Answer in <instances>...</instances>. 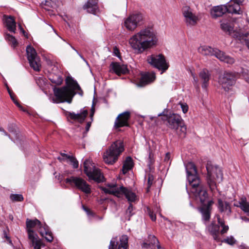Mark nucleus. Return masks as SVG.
Returning <instances> with one entry per match:
<instances>
[{
	"instance_id": "obj_1",
	"label": "nucleus",
	"mask_w": 249,
	"mask_h": 249,
	"mask_svg": "<svg viewBox=\"0 0 249 249\" xmlns=\"http://www.w3.org/2000/svg\"><path fill=\"white\" fill-rule=\"evenodd\" d=\"M158 41L157 36L152 28L146 27L131 36L128 43L136 53H142L155 47Z\"/></svg>"
},
{
	"instance_id": "obj_2",
	"label": "nucleus",
	"mask_w": 249,
	"mask_h": 249,
	"mask_svg": "<svg viewBox=\"0 0 249 249\" xmlns=\"http://www.w3.org/2000/svg\"><path fill=\"white\" fill-rule=\"evenodd\" d=\"M26 225L29 243L41 240L39 238L36 232L34 231L33 228H36L40 235L44 237L48 242H51L53 240V234L50 231L49 227L46 224H42L38 219L31 220L27 219Z\"/></svg>"
},
{
	"instance_id": "obj_3",
	"label": "nucleus",
	"mask_w": 249,
	"mask_h": 249,
	"mask_svg": "<svg viewBox=\"0 0 249 249\" xmlns=\"http://www.w3.org/2000/svg\"><path fill=\"white\" fill-rule=\"evenodd\" d=\"M66 86L60 88H55L54 94L56 97V101L53 99L54 103H62L66 102L71 103L72 98L76 94V90H81L77 82L71 77H67L66 79Z\"/></svg>"
},
{
	"instance_id": "obj_4",
	"label": "nucleus",
	"mask_w": 249,
	"mask_h": 249,
	"mask_svg": "<svg viewBox=\"0 0 249 249\" xmlns=\"http://www.w3.org/2000/svg\"><path fill=\"white\" fill-rule=\"evenodd\" d=\"M124 150V146L122 141L117 140L114 142L104 153V161L108 165H113L118 160L119 157Z\"/></svg>"
},
{
	"instance_id": "obj_5",
	"label": "nucleus",
	"mask_w": 249,
	"mask_h": 249,
	"mask_svg": "<svg viewBox=\"0 0 249 249\" xmlns=\"http://www.w3.org/2000/svg\"><path fill=\"white\" fill-rule=\"evenodd\" d=\"M198 51L204 55H214L217 58L221 61L227 64H232L234 63V59L216 48H213L208 46H200L198 49Z\"/></svg>"
},
{
	"instance_id": "obj_6",
	"label": "nucleus",
	"mask_w": 249,
	"mask_h": 249,
	"mask_svg": "<svg viewBox=\"0 0 249 249\" xmlns=\"http://www.w3.org/2000/svg\"><path fill=\"white\" fill-rule=\"evenodd\" d=\"M206 169L207 182L211 190H213L216 187V182H220L222 180V171L219 167L213 165L211 162L207 163Z\"/></svg>"
},
{
	"instance_id": "obj_7",
	"label": "nucleus",
	"mask_w": 249,
	"mask_h": 249,
	"mask_svg": "<svg viewBox=\"0 0 249 249\" xmlns=\"http://www.w3.org/2000/svg\"><path fill=\"white\" fill-rule=\"evenodd\" d=\"M167 121L166 125L170 129L177 131L180 136L184 137L186 132V127L183 124V120L181 116L177 114L173 113L165 116Z\"/></svg>"
},
{
	"instance_id": "obj_8",
	"label": "nucleus",
	"mask_w": 249,
	"mask_h": 249,
	"mask_svg": "<svg viewBox=\"0 0 249 249\" xmlns=\"http://www.w3.org/2000/svg\"><path fill=\"white\" fill-rule=\"evenodd\" d=\"M84 171L89 180L100 183L103 182L104 177L100 170L96 168L92 161L87 159L84 162Z\"/></svg>"
},
{
	"instance_id": "obj_9",
	"label": "nucleus",
	"mask_w": 249,
	"mask_h": 249,
	"mask_svg": "<svg viewBox=\"0 0 249 249\" xmlns=\"http://www.w3.org/2000/svg\"><path fill=\"white\" fill-rule=\"evenodd\" d=\"M236 80V75L234 73L225 71L219 76L218 82L225 91L229 92L232 90Z\"/></svg>"
},
{
	"instance_id": "obj_10",
	"label": "nucleus",
	"mask_w": 249,
	"mask_h": 249,
	"mask_svg": "<svg viewBox=\"0 0 249 249\" xmlns=\"http://www.w3.org/2000/svg\"><path fill=\"white\" fill-rule=\"evenodd\" d=\"M144 17L140 13H133L129 15L124 20V27L129 31H134L139 26L142 25Z\"/></svg>"
},
{
	"instance_id": "obj_11",
	"label": "nucleus",
	"mask_w": 249,
	"mask_h": 249,
	"mask_svg": "<svg viewBox=\"0 0 249 249\" xmlns=\"http://www.w3.org/2000/svg\"><path fill=\"white\" fill-rule=\"evenodd\" d=\"M147 61L154 67L161 70V74L165 71L169 67L164 56L161 54L149 55L147 57Z\"/></svg>"
},
{
	"instance_id": "obj_12",
	"label": "nucleus",
	"mask_w": 249,
	"mask_h": 249,
	"mask_svg": "<svg viewBox=\"0 0 249 249\" xmlns=\"http://www.w3.org/2000/svg\"><path fill=\"white\" fill-rule=\"evenodd\" d=\"M65 181L71 185H74L77 189L85 194H89L91 193L90 186L85 180L80 177L71 176L67 178Z\"/></svg>"
},
{
	"instance_id": "obj_13",
	"label": "nucleus",
	"mask_w": 249,
	"mask_h": 249,
	"mask_svg": "<svg viewBox=\"0 0 249 249\" xmlns=\"http://www.w3.org/2000/svg\"><path fill=\"white\" fill-rule=\"evenodd\" d=\"M27 58L30 67L36 71H39L41 67L40 60L35 49L31 46L26 48Z\"/></svg>"
},
{
	"instance_id": "obj_14",
	"label": "nucleus",
	"mask_w": 249,
	"mask_h": 249,
	"mask_svg": "<svg viewBox=\"0 0 249 249\" xmlns=\"http://www.w3.org/2000/svg\"><path fill=\"white\" fill-rule=\"evenodd\" d=\"M182 13L184 18V21L188 26L192 27L197 24L198 18L193 13V10L189 6H183L182 8Z\"/></svg>"
},
{
	"instance_id": "obj_15",
	"label": "nucleus",
	"mask_w": 249,
	"mask_h": 249,
	"mask_svg": "<svg viewBox=\"0 0 249 249\" xmlns=\"http://www.w3.org/2000/svg\"><path fill=\"white\" fill-rule=\"evenodd\" d=\"M128 247V237L126 235H122L119 241L117 237L112 238L110 242L109 249H126Z\"/></svg>"
},
{
	"instance_id": "obj_16",
	"label": "nucleus",
	"mask_w": 249,
	"mask_h": 249,
	"mask_svg": "<svg viewBox=\"0 0 249 249\" xmlns=\"http://www.w3.org/2000/svg\"><path fill=\"white\" fill-rule=\"evenodd\" d=\"M130 117V113L129 111H125L120 114L116 119L114 123V127L118 128L123 126H129L128 121Z\"/></svg>"
},
{
	"instance_id": "obj_17",
	"label": "nucleus",
	"mask_w": 249,
	"mask_h": 249,
	"mask_svg": "<svg viewBox=\"0 0 249 249\" xmlns=\"http://www.w3.org/2000/svg\"><path fill=\"white\" fill-rule=\"evenodd\" d=\"M187 178L191 187V193L196 192V190L204 187L203 185L201 183L200 178L197 175L191 176H188Z\"/></svg>"
},
{
	"instance_id": "obj_18",
	"label": "nucleus",
	"mask_w": 249,
	"mask_h": 249,
	"mask_svg": "<svg viewBox=\"0 0 249 249\" xmlns=\"http://www.w3.org/2000/svg\"><path fill=\"white\" fill-rule=\"evenodd\" d=\"M226 12L229 13L228 5H221L213 7L211 10V15L213 18H216L221 17Z\"/></svg>"
},
{
	"instance_id": "obj_19",
	"label": "nucleus",
	"mask_w": 249,
	"mask_h": 249,
	"mask_svg": "<svg viewBox=\"0 0 249 249\" xmlns=\"http://www.w3.org/2000/svg\"><path fill=\"white\" fill-rule=\"evenodd\" d=\"M197 200H199L203 205H206L205 202L208 199V195L204 187L196 190V192H191Z\"/></svg>"
},
{
	"instance_id": "obj_20",
	"label": "nucleus",
	"mask_w": 249,
	"mask_h": 249,
	"mask_svg": "<svg viewBox=\"0 0 249 249\" xmlns=\"http://www.w3.org/2000/svg\"><path fill=\"white\" fill-rule=\"evenodd\" d=\"M83 8L89 13L96 14L99 9L98 0H88Z\"/></svg>"
},
{
	"instance_id": "obj_21",
	"label": "nucleus",
	"mask_w": 249,
	"mask_h": 249,
	"mask_svg": "<svg viewBox=\"0 0 249 249\" xmlns=\"http://www.w3.org/2000/svg\"><path fill=\"white\" fill-rule=\"evenodd\" d=\"M213 203V200H209L206 205H203L200 209L202 214V220L205 222L209 221L211 217V206Z\"/></svg>"
},
{
	"instance_id": "obj_22",
	"label": "nucleus",
	"mask_w": 249,
	"mask_h": 249,
	"mask_svg": "<svg viewBox=\"0 0 249 249\" xmlns=\"http://www.w3.org/2000/svg\"><path fill=\"white\" fill-rule=\"evenodd\" d=\"M244 0H231L227 5L229 6V13L232 14H240V5Z\"/></svg>"
},
{
	"instance_id": "obj_23",
	"label": "nucleus",
	"mask_w": 249,
	"mask_h": 249,
	"mask_svg": "<svg viewBox=\"0 0 249 249\" xmlns=\"http://www.w3.org/2000/svg\"><path fill=\"white\" fill-rule=\"evenodd\" d=\"M156 79L155 72H146L142 74L139 82V86L142 87L153 82Z\"/></svg>"
},
{
	"instance_id": "obj_24",
	"label": "nucleus",
	"mask_w": 249,
	"mask_h": 249,
	"mask_svg": "<svg viewBox=\"0 0 249 249\" xmlns=\"http://www.w3.org/2000/svg\"><path fill=\"white\" fill-rule=\"evenodd\" d=\"M110 67L112 71L117 75L125 74L128 72L127 66L124 65H121L119 63L112 62Z\"/></svg>"
},
{
	"instance_id": "obj_25",
	"label": "nucleus",
	"mask_w": 249,
	"mask_h": 249,
	"mask_svg": "<svg viewBox=\"0 0 249 249\" xmlns=\"http://www.w3.org/2000/svg\"><path fill=\"white\" fill-rule=\"evenodd\" d=\"M199 77L202 82V88L206 89L209 85L211 73L207 69H203L199 73Z\"/></svg>"
},
{
	"instance_id": "obj_26",
	"label": "nucleus",
	"mask_w": 249,
	"mask_h": 249,
	"mask_svg": "<svg viewBox=\"0 0 249 249\" xmlns=\"http://www.w3.org/2000/svg\"><path fill=\"white\" fill-rule=\"evenodd\" d=\"M148 239V243H144L143 247H150L151 249H163L160 246L158 240L154 235H149Z\"/></svg>"
},
{
	"instance_id": "obj_27",
	"label": "nucleus",
	"mask_w": 249,
	"mask_h": 249,
	"mask_svg": "<svg viewBox=\"0 0 249 249\" xmlns=\"http://www.w3.org/2000/svg\"><path fill=\"white\" fill-rule=\"evenodd\" d=\"M217 201L218 210L221 213H225L227 215H231V210L230 203L226 201L222 200L221 199H218Z\"/></svg>"
},
{
	"instance_id": "obj_28",
	"label": "nucleus",
	"mask_w": 249,
	"mask_h": 249,
	"mask_svg": "<svg viewBox=\"0 0 249 249\" xmlns=\"http://www.w3.org/2000/svg\"><path fill=\"white\" fill-rule=\"evenodd\" d=\"M5 19V24L9 31L15 33L16 30V22L13 17L4 16Z\"/></svg>"
},
{
	"instance_id": "obj_29",
	"label": "nucleus",
	"mask_w": 249,
	"mask_h": 249,
	"mask_svg": "<svg viewBox=\"0 0 249 249\" xmlns=\"http://www.w3.org/2000/svg\"><path fill=\"white\" fill-rule=\"evenodd\" d=\"M87 110H83L79 113H75L74 112H69L68 117L71 119L77 120L81 123L83 122L88 115Z\"/></svg>"
},
{
	"instance_id": "obj_30",
	"label": "nucleus",
	"mask_w": 249,
	"mask_h": 249,
	"mask_svg": "<svg viewBox=\"0 0 249 249\" xmlns=\"http://www.w3.org/2000/svg\"><path fill=\"white\" fill-rule=\"evenodd\" d=\"M120 191V197L122 195H124L128 201L133 202L135 200L136 198V195L131 191L127 189L123 186H121Z\"/></svg>"
},
{
	"instance_id": "obj_31",
	"label": "nucleus",
	"mask_w": 249,
	"mask_h": 249,
	"mask_svg": "<svg viewBox=\"0 0 249 249\" xmlns=\"http://www.w3.org/2000/svg\"><path fill=\"white\" fill-rule=\"evenodd\" d=\"M208 230L211 234L213 235L215 240L219 241L220 239L219 237V227L214 223H212L208 227Z\"/></svg>"
},
{
	"instance_id": "obj_32",
	"label": "nucleus",
	"mask_w": 249,
	"mask_h": 249,
	"mask_svg": "<svg viewBox=\"0 0 249 249\" xmlns=\"http://www.w3.org/2000/svg\"><path fill=\"white\" fill-rule=\"evenodd\" d=\"M185 169L187 173V177L188 176H191L197 175L196 165L192 162H189L185 164Z\"/></svg>"
},
{
	"instance_id": "obj_33",
	"label": "nucleus",
	"mask_w": 249,
	"mask_h": 249,
	"mask_svg": "<svg viewBox=\"0 0 249 249\" xmlns=\"http://www.w3.org/2000/svg\"><path fill=\"white\" fill-rule=\"evenodd\" d=\"M133 166V162L130 157H127L123 166L122 172L123 174H125L129 170H131Z\"/></svg>"
},
{
	"instance_id": "obj_34",
	"label": "nucleus",
	"mask_w": 249,
	"mask_h": 249,
	"mask_svg": "<svg viewBox=\"0 0 249 249\" xmlns=\"http://www.w3.org/2000/svg\"><path fill=\"white\" fill-rule=\"evenodd\" d=\"M238 204H234V205L236 207H240L244 212H248L249 211V203L247 201L246 197H242Z\"/></svg>"
},
{
	"instance_id": "obj_35",
	"label": "nucleus",
	"mask_w": 249,
	"mask_h": 249,
	"mask_svg": "<svg viewBox=\"0 0 249 249\" xmlns=\"http://www.w3.org/2000/svg\"><path fill=\"white\" fill-rule=\"evenodd\" d=\"M215 217L217 219V222L219 225V226H220L222 228V229L220 231V233L221 234H224L227 233L229 229V226L228 225H225L224 220L220 218V216L219 214L216 215Z\"/></svg>"
},
{
	"instance_id": "obj_36",
	"label": "nucleus",
	"mask_w": 249,
	"mask_h": 249,
	"mask_svg": "<svg viewBox=\"0 0 249 249\" xmlns=\"http://www.w3.org/2000/svg\"><path fill=\"white\" fill-rule=\"evenodd\" d=\"M50 80L57 85H61L63 82V78L60 75L51 74L49 76Z\"/></svg>"
},
{
	"instance_id": "obj_37",
	"label": "nucleus",
	"mask_w": 249,
	"mask_h": 249,
	"mask_svg": "<svg viewBox=\"0 0 249 249\" xmlns=\"http://www.w3.org/2000/svg\"><path fill=\"white\" fill-rule=\"evenodd\" d=\"M102 190L106 193L108 194H112L118 197H120V192H121V187L119 188L116 189H110L109 188H103Z\"/></svg>"
},
{
	"instance_id": "obj_38",
	"label": "nucleus",
	"mask_w": 249,
	"mask_h": 249,
	"mask_svg": "<svg viewBox=\"0 0 249 249\" xmlns=\"http://www.w3.org/2000/svg\"><path fill=\"white\" fill-rule=\"evenodd\" d=\"M5 38L7 41L9 42L11 45L14 47H15L17 45L18 42L15 37L13 36L10 35L9 34H6L5 35Z\"/></svg>"
},
{
	"instance_id": "obj_39",
	"label": "nucleus",
	"mask_w": 249,
	"mask_h": 249,
	"mask_svg": "<svg viewBox=\"0 0 249 249\" xmlns=\"http://www.w3.org/2000/svg\"><path fill=\"white\" fill-rule=\"evenodd\" d=\"M248 36H249V33L243 34L242 36H240V40L243 43L245 44L249 50V39L248 38Z\"/></svg>"
},
{
	"instance_id": "obj_40",
	"label": "nucleus",
	"mask_w": 249,
	"mask_h": 249,
	"mask_svg": "<svg viewBox=\"0 0 249 249\" xmlns=\"http://www.w3.org/2000/svg\"><path fill=\"white\" fill-rule=\"evenodd\" d=\"M30 246L33 247L34 249H40L42 246H44L41 240L29 243Z\"/></svg>"
},
{
	"instance_id": "obj_41",
	"label": "nucleus",
	"mask_w": 249,
	"mask_h": 249,
	"mask_svg": "<svg viewBox=\"0 0 249 249\" xmlns=\"http://www.w3.org/2000/svg\"><path fill=\"white\" fill-rule=\"evenodd\" d=\"M146 177L147 178V192H148L149 191V189L153 184V182L154 180V177L151 174H148Z\"/></svg>"
},
{
	"instance_id": "obj_42",
	"label": "nucleus",
	"mask_w": 249,
	"mask_h": 249,
	"mask_svg": "<svg viewBox=\"0 0 249 249\" xmlns=\"http://www.w3.org/2000/svg\"><path fill=\"white\" fill-rule=\"evenodd\" d=\"M10 198L14 201H22L23 200V196L20 194H12Z\"/></svg>"
},
{
	"instance_id": "obj_43",
	"label": "nucleus",
	"mask_w": 249,
	"mask_h": 249,
	"mask_svg": "<svg viewBox=\"0 0 249 249\" xmlns=\"http://www.w3.org/2000/svg\"><path fill=\"white\" fill-rule=\"evenodd\" d=\"M41 6L46 10L49 11V7L53 8V5L52 4L51 2L49 0H45L41 2Z\"/></svg>"
},
{
	"instance_id": "obj_44",
	"label": "nucleus",
	"mask_w": 249,
	"mask_h": 249,
	"mask_svg": "<svg viewBox=\"0 0 249 249\" xmlns=\"http://www.w3.org/2000/svg\"><path fill=\"white\" fill-rule=\"evenodd\" d=\"M221 28L224 32L230 33L232 29L228 23H222L221 24Z\"/></svg>"
},
{
	"instance_id": "obj_45",
	"label": "nucleus",
	"mask_w": 249,
	"mask_h": 249,
	"mask_svg": "<svg viewBox=\"0 0 249 249\" xmlns=\"http://www.w3.org/2000/svg\"><path fill=\"white\" fill-rule=\"evenodd\" d=\"M133 211V206L131 204H130L127 209L126 211L125 214L128 218V220H130V217L133 215L132 212Z\"/></svg>"
},
{
	"instance_id": "obj_46",
	"label": "nucleus",
	"mask_w": 249,
	"mask_h": 249,
	"mask_svg": "<svg viewBox=\"0 0 249 249\" xmlns=\"http://www.w3.org/2000/svg\"><path fill=\"white\" fill-rule=\"evenodd\" d=\"M69 160L71 161L73 167L74 168H77L78 167V161L77 160L73 157V156H71Z\"/></svg>"
},
{
	"instance_id": "obj_47",
	"label": "nucleus",
	"mask_w": 249,
	"mask_h": 249,
	"mask_svg": "<svg viewBox=\"0 0 249 249\" xmlns=\"http://www.w3.org/2000/svg\"><path fill=\"white\" fill-rule=\"evenodd\" d=\"M224 242H225L229 245H233L235 243V240L232 236L227 237L226 239L223 240Z\"/></svg>"
},
{
	"instance_id": "obj_48",
	"label": "nucleus",
	"mask_w": 249,
	"mask_h": 249,
	"mask_svg": "<svg viewBox=\"0 0 249 249\" xmlns=\"http://www.w3.org/2000/svg\"><path fill=\"white\" fill-rule=\"evenodd\" d=\"M147 213L151 220L155 221L156 219V214L149 208H147Z\"/></svg>"
},
{
	"instance_id": "obj_49",
	"label": "nucleus",
	"mask_w": 249,
	"mask_h": 249,
	"mask_svg": "<svg viewBox=\"0 0 249 249\" xmlns=\"http://www.w3.org/2000/svg\"><path fill=\"white\" fill-rule=\"evenodd\" d=\"M191 75L193 78V84L195 86L198 87V80L196 75L191 71Z\"/></svg>"
},
{
	"instance_id": "obj_50",
	"label": "nucleus",
	"mask_w": 249,
	"mask_h": 249,
	"mask_svg": "<svg viewBox=\"0 0 249 249\" xmlns=\"http://www.w3.org/2000/svg\"><path fill=\"white\" fill-rule=\"evenodd\" d=\"M180 107L182 109V112L186 113L188 110V106L186 104L180 103Z\"/></svg>"
},
{
	"instance_id": "obj_51",
	"label": "nucleus",
	"mask_w": 249,
	"mask_h": 249,
	"mask_svg": "<svg viewBox=\"0 0 249 249\" xmlns=\"http://www.w3.org/2000/svg\"><path fill=\"white\" fill-rule=\"evenodd\" d=\"M3 235L4 238H5L8 241V243L10 245H12V242L10 237L8 236L7 233L5 231H3Z\"/></svg>"
},
{
	"instance_id": "obj_52",
	"label": "nucleus",
	"mask_w": 249,
	"mask_h": 249,
	"mask_svg": "<svg viewBox=\"0 0 249 249\" xmlns=\"http://www.w3.org/2000/svg\"><path fill=\"white\" fill-rule=\"evenodd\" d=\"M107 186L109 188H110V189H112V188H114V189H116V188H119V187H118L116 184H108L107 185Z\"/></svg>"
},
{
	"instance_id": "obj_53",
	"label": "nucleus",
	"mask_w": 249,
	"mask_h": 249,
	"mask_svg": "<svg viewBox=\"0 0 249 249\" xmlns=\"http://www.w3.org/2000/svg\"><path fill=\"white\" fill-rule=\"evenodd\" d=\"M113 52L115 55L117 56H119V50L116 47H115L113 49Z\"/></svg>"
},
{
	"instance_id": "obj_54",
	"label": "nucleus",
	"mask_w": 249,
	"mask_h": 249,
	"mask_svg": "<svg viewBox=\"0 0 249 249\" xmlns=\"http://www.w3.org/2000/svg\"><path fill=\"white\" fill-rule=\"evenodd\" d=\"M91 122H89L87 123L86 126V132H88V131L89 129V128L91 126Z\"/></svg>"
},
{
	"instance_id": "obj_55",
	"label": "nucleus",
	"mask_w": 249,
	"mask_h": 249,
	"mask_svg": "<svg viewBox=\"0 0 249 249\" xmlns=\"http://www.w3.org/2000/svg\"><path fill=\"white\" fill-rule=\"evenodd\" d=\"M94 108L92 106V108L91 109V113H90V119L91 120V121H92V120H93V115H94Z\"/></svg>"
},
{
	"instance_id": "obj_56",
	"label": "nucleus",
	"mask_w": 249,
	"mask_h": 249,
	"mask_svg": "<svg viewBox=\"0 0 249 249\" xmlns=\"http://www.w3.org/2000/svg\"><path fill=\"white\" fill-rule=\"evenodd\" d=\"M60 155L63 157H64V158H66V159H67L68 160H69L70 158V157H71V156H69V155H67V154H66L65 153H62V152L60 153Z\"/></svg>"
},
{
	"instance_id": "obj_57",
	"label": "nucleus",
	"mask_w": 249,
	"mask_h": 249,
	"mask_svg": "<svg viewBox=\"0 0 249 249\" xmlns=\"http://www.w3.org/2000/svg\"><path fill=\"white\" fill-rule=\"evenodd\" d=\"M49 1L51 2L52 4L54 6L57 5V3L58 2V0H49Z\"/></svg>"
},
{
	"instance_id": "obj_58",
	"label": "nucleus",
	"mask_w": 249,
	"mask_h": 249,
	"mask_svg": "<svg viewBox=\"0 0 249 249\" xmlns=\"http://www.w3.org/2000/svg\"><path fill=\"white\" fill-rule=\"evenodd\" d=\"M170 159V154L169 153H166V155H165V159H164V160L165 161H168Z\"/></svg>"
},
{
	"instance_id": "obj_59",
	"label": "nucleus",
	"mask_w": 249,
	"mask_h": 249,
	"mask_svg": "<svg viewBox=\"0 0 249 249\" xmlns=\"http://www.w3.org/2000/svg\"><path fill=\"white\" fill-rule=\"evenodd\" d=\"M13 102L18 107V108L21 107V106L19 104V103L16 100H15Z\"/></svg>"
},
{
	"instance_id": "obj_60",
	"label": "nucleus",
	"mask_w": 249,
	"mask_h": 249,
	"mask_svg": "<svg viewBox=\"0 0 249 249\" xmlns=\"http://www.w3.org/2000/svg\"><path fill=\"white\" fill-rule=\"evenodd\" d=\"M241 218L243 220H244V221H246V222H249V218H247V217H243V216H242V217H241Z\"/></svg>"
},
{
	"instance_id": "obj_61",
	"label": "nucleus",
	"mask_w": 249,
	"mask_h": 249,
	"mask_svg": "<svg viewBox=\"0 0 249 249\" xmlns=\"http://www.w3.org/2000/svg\"><path fill=\"white\" fill-rule=\"evenodd\" d=\"M0 131L3 132L4 135H8L7 132L1 127H0Z\"/></svg>"
},
{
	"instance_id": "obj_62",
	"label": "nucleus",
	"mask_w": 249,
	"mask_h": 249,
	"mask_svg": "<svg viewBox=\"0 0 249 249\" xmlns=\"http://www.w3.org/2000/svg\"><path fill=\"white\" fill-rule=\"evenodd\" d=\"M56 178H57L58 177V179L60 180H61L62 179H63V177L62 176H61L60 174H59L58 175H56V176H55Z\"/></svg>"
},
{
	"instance_id": "obj_63",
	"label": "nucleus",
	"mask_w": 249,
	"mask_h": 249,
	"mask_svg": "<svg viewBox=\"0 0 249 249\" xmlns=\"http://www.w3.org/2000/svg\"><path fill=\"white\" fill-rule=\"evenodd\" d=\"M57 159L60 161V162H62L63 161H64L65 159L64 158H61V157H58L57 158Z\"/></svg>"
},
{
	"instance_id": "obj_64",
	"label": "nucleus",
	"mask_w": 249,
	"mask_h": 249,
	"mask_svg": "<svg viewBox=\"0 0 249 249\" xmlns=\"http://www.w3.org/2000/svg\"><path fill=\"white\" fill-rule=\"evenodd\" d=\"M10 97H11V99L13 101H15L16 100L15 98V97H14V93L13 94H11Z\"/></svg>"
}]
</instances>
